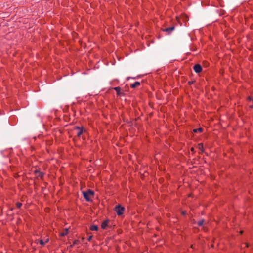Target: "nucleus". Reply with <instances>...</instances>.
Instances as JSON below:
<instances>
[{
    "mask_svg": "<svg viewBox=\"0 0 253 253\" xmlns=\"http://www.w3.org/2000/svg\"><path fill=\"white\" fill-rule=\"evenodd\" d=\"M244 244L245 245L246 247H248V244L247 243H244Z\"/></svg>",
    "mask_w": 253,
    "mask_h": 253,
    "instance_id": "obj_25",
    "label": "nucleus"
},
{
    "mask_svg": "<svg viewBox=\"0 0 253 253\" xmlns=\"http://www.w3.org/2000/svg\"><path fill=\"white\" fill-rule=\"evenodd\" d=\"M82 193L84 197L85 198L86 201L88 202L91 201L92 200L91 198L94 195V191L90 189H88L85 191H83Z\"/></svg>",
    "mask_w": 253,
    "mask_h": 253,
    "instance_id": "obj_1",
    "label": "nucleus"
},
{
    "mask_svg": "<svg viewBox=\"0 0 253 253\" xmlns=\"http://www.w3.org/2000/svg\"><path fill=\"white\" fill-rule=\"evenodd\" d=\"M130 78H132V79H136V78L127 77V79H126V80H129V79H130Z\"/></svg>",
    "mask_w": 253,
    "mask_h": 253,
    "instance_id": "obj_24",
    "label": "nucleus"
},
{
    "mask_svg": "<svg viewBox=\"0 0 253 253\" xmlns=\"http://www.w3.org/2000/svg\"><path fill=\"white\" fill-rule=\"evenodd\" d=\"M203 131V129L201 127H200V128H196V129H193V132L194 133H201Z\"/></svg>",
    "mask_w": 253,
    "mask_h": 253,
    "instance_id": "obj_11",
    "label": "nucleus"
},
{
    "mask_svg": "<svg viewBox=\"0 0 253 253\" xmlns=\"http://www.w3.org/2000/svg\"><path fill=\"white\" fill-rule=\"evenodd\" d=\"M80 244V241L79 240H75L74 242H73V244L72 245H71V246L72 247L74 245H78Z\"/></svg>",
    "mask_w": 253,
    "mask_h": 253,
    "instance_id": "obj_16",
    "label": "nucleus"
},
{
    "mask_svg": "<svg viewBox=\"0 0 253 253\" xmlns=\"http://www.w3.org/2000/svg\"><path fill=\"white\" fill-rule=\"evenodd\" d=\"M182 214H185V212H182Z\"/></svg>",
    "mask_w": 253,
    "mask_h": 253,
    "instance_id": "obj_27",
    "label": "nucleus"
},
{
    "mask_svg": "<svg viewBox=\"0 0 253 253\" xmlns=\"http://www.w3.org/2000/svg\"><path fill=\"white\" fill-rule=\"evenodd\" d=\"M114 210L118 216H121L123 214L125 208L120 205H118L115 207Z\"/></svg>",
    "mask_w": 253,
    "mask_h": 253,
    "instance_id": "obj_2",
    "label": "nucleus"
},
{
    "mask_svg": "<svg viewBox=\"0 0 253 253\" xmlns=\"http://www.w3.org/2000/svg\"><path fill=\"white\" fill-rule=\"evenodd\" d=\"M37 176L41 178H42L44 176V173L42 172H38V174Z\"/></svg>",
    "mask_w": 253,
    "mask_h": 253,
    "instance_id": "obj_13",
    "label": "nucleus"
},
{
    "mask_svg": "<svg viewBox=\"0 0 253 253\" xmlns=\"http://www.w3.org/2000/svg\"><path fill=\"white\" fill-rule=\"evenodd\" d=\"M113 89H114L116 91L117 96H121V95H124V93L123 92H121V88L120 87H114Z\"/></svg>",
    "mask_w": 253,
    "mask_h": 253,
    "instance_id": "obj_5",
    "label": "nucleus"
},
{
    "mask_svg": "<svg viewBox=\"0 0 253 253\" xmlns=\"http://www.w3.org/2000/svg\"><path fill=\"white\" fill-rule=\"evenodd\" d=\"M48 241V239H47L46 241L45 242H44L43 241V240L42 239H41L39 240V243L41 245H44L45 243L47 242Z\"/></svg>",
    "mask_w": 253,
    "mask_h": 253,
    "instance_id": "obj_14",
    "label": "nucleus"
},
{
    "mask_svg": "<svg viewBox=\"0 0 253 253\" xmlns=\"http://www.w3.org/2000/svg\"><path fill=\"white\" fill-rule=\"evenodd\" d=\"M98 227L97 225H92L90 227V230L91 231H97Z\"/></svg>",
    "mask_w": 253,
    "mask_h": 253,
    "instance_id": "obj_10",
    "label": "nucleus"
},
{
    "mask_svg": "<svg viewBox=\"0 0 253 253\" xmlns=\"http://www.w3.org/2000/svg\"><path fill=\"white\" fill-rule=\"evenodd\" d=\"M92 235H90V236H88V237L87 238V240L88 241H90L91 239H92Z\"/></svg>",
    "mask_w": 253,
    "mask_h": 253,
    "instance_id": "obj_19",
    "label": "nucleus"
},
{
    "mask_svg": "<svg viewBox=\"0 0 253 253\" xmlns=\"http://www.w3.org/2000/svg\"><path fill=\"white\" fill-rule=\"evenodd\" d=\"M22 203H20V202H17L16 203V207L18 208H20L21 206H22Z\"/></svg>",
    "mask_w": 253,
    "mask_h": 253,
    "instance_id": "obj_17",
    "label": "nucleus"
},
{
    "mask_svg": "<svg viewBox=\"0 0 253 253\" xmlns=\"http://www.w3.org/2000/svg\"><path fill=\"white\" fill-rule=\"evenodd\" d=\"M242 233H243V231H241L240 232V233H241V234H242Z\"/></svg>",
    "mask_w": 253,
    "mask_h": 253,
    "instance_id": "obj_26",
    "label": "nucleus"
},
{
    "mask_svg": "<svg viewBox=\"0 0 253 253\" xmlns=\"http://www.w3.org/2000/svg\"><path fill=\"white\" fill-rule=\"evenodd\" d=\"M68 233V229L65 228L64 229V231L63 232H62L60 233V236H62V237L65 236L67 235Z\"/></svg>",
    "mask_w": 253,
    "mask_h": 253,
    "instance_id": "obj_9",
    "label": "nucleus"
},
{
    "mask_svg": "<svg viewBox=\"0 0 253 253\" xmlns=\"http://www.w3.org/2000/svg\"><path fill=\"white\" fill-rule=\"evenodd\" d=\"M38 172H40L38 170H35L34 172L37 175L38 174Z\"/></svg>",
    "mask_w": 253,
    "mask_h": 253,
    "instance_id": "obj_21",
    "label": "nucleus"
},
{
    "mask_svg": "<svg viewBox=\"0 0 253 253\" xmlns=\"http://www.w3.org/2000/svg\"><path fill=\"white\" fill-rule=\"evenodd\" d=\"M193 70H194V71L196 73H199L202 71V66L200 64H197L194 66Z\"/></svg>",
    "mask_w": 253,
    "mask_h": 253,
    "instance_id": "obj_4",
    "label": "nucleus"
},
{
    "mask_svg": "<svg viewBox=\"0 0 253 253\" xmlns=\"http://www.w3.org/2000/svg\"><path fill=\"white\" fill-rule=\"evenodd\" d=\"M74 129L78 130V132L77 133V135L78 137H80L84 132L86 131L85 129L84 126L80 127L79 126H76Z\"/></svg>",
    "mask_w": 253,
    "mask_h": 253,
    "instance_id": "obj_3",
    "label": "nucleus"
},
{
    "mask_svg": "<svg viewBox=\"0 0 253 253\" xmlns=\"http://www.w3.org/2000/svg\"><path fill=\"white\" fill-rule=\"evenodd\" d=\"M198 148L202 152H204V147L202 143H199L198 145Z\"/></svg>",
    "mask_w": 253,
    "mask_h": 253,
    "instance_id": "obj_12",
    "label": "nucleus"
},
{
    "mask_svg": "<svg viewBox=\"0 0 253 253\" xmlns=\"http://www.w3.org/2000/svg\"><path fill=\"white\" fill-rule=\"evenodd\" d=\"M190 150L192 152H194V148L193 147H192V148H191Z\"/></svg>",
    "mask_w": 253,
    "mask_h": 253,
    "instance_id": "obj_23",
    "label": "nucleus"
},
{
    "mask_svg": "<svg viewBox=\"0 0 253 253\" xmlns=\"http://www.w3.org/2000/svg\"><path fill=\"white\" fill-rule=\"evenodd\" d=\"M247 100L248 101L252 102L253 100V99L251 96H248L247 98Z\"/></svg>",
    "mask_w": 253,
    "mask_h": 253,
    "instance_id": "obj_18",
    "label": "nucleus"
},
{
    "mask_svg": "<svg viewBox=\"0 0 253 253\" xmlns=\"http://www.w3.org/2000/svg\"><path fill=\"white\" fill-rule=\"evenodd\" d=\"M204 222V219L201 220L197 222V225L199 226H201L203 225Z\"/></svg>",
    "mask_w": 253,
    "mask_h": 253,
    "instance_id": "obj_15",
    "label": "nucleus"
},
{
    "mask_svg": "<svg viewBox=\"0 0 253 253\" xmlns=\"http://www.w3.org/2000/svg\"><path fill=\"white\" fill-rule=\"evenodd\" d=\"M108 223V220L104 221L101 224V228L103 229H106V227L107 226Z\"/></svg>",
    "mask_w": 253,
    "mask_h": 253,
    "instance_id": "obj_7",
    "label": "nucleus"
},
{
    "mask_svg": "<svg viewBox=\"0 0 253 253\" xmlns=\"http://www.w3.org/2000/svg\"><path fill=\"white\" fill-rule=\"evenodd\" d=\"M193 81H189V82H188V84H190H190H193Z\"/></svg>",
    "mask_w": 253,
    "mask_h": 253,
    "instance_id": "obj_22",
    "label": "nucleus"
},
{
    "mask_svg": "<svg viewBox=\"0 0 253 253\" xmlns=\"http://www.w3.org/2000/svg\"><path fill=\"white\" fill-rule=\"evenodd\" d=\"M252 104L249 105L250 108H253V100L251 102Z\"/></svg>",
    "mask_w": 253,
    "mask_h": 253,
    "instance_id": "obj_20",
    "label": "nucleus"
},
{
    "mask_svg": "<svg viewBox=\"0 0 253 253\" xmlns=\"http://www.w3.org/2000/svg\"><path fill=\"white\" fill-rule=\"evenodd\" d=\"M140 83L139 82H135L133 84H130V87L132 88H134L139 85H140Z\"/></svg>",
    "mask_w": 253,
    "mask_h": 253,
    "instance_id": "obj_8",
    "label": "nucleus"
},
{
    "mask_svg": "<svg viewBox=\"0 0 253 253\" xmlns=\"http://www.w3.org/2000/svg\"><path fill=\"white\" fill-rule=\"evenodd\" d=\"M174 26H171L169 28H165L163 30L164 31L167 32L168 34H169L171 31L174 29Z\"/></svg>",
    "mask_w": 253,
    "mask_h": 253,
    "instance_id": "obj_6",
    "label": "nucleus"
}]
</instances>
